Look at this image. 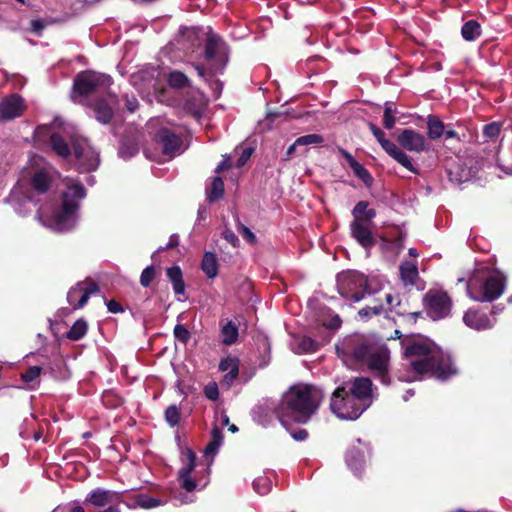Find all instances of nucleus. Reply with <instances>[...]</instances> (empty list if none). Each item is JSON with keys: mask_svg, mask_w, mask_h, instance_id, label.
<instances>
[{"mask_svg": "<svg viewBox=\"0 0 512 512\" xmlns=\"http://www.w3.org/2000/svg\"><path fill=\"white\" fill-rule=\"evenodd\" d=\"M126 107L130 112H134L138 107V101L136 98H126Z\"/></svg>", "mask_w": 512, "mask_h": 512, "instance_id": "nucleus-62", "label": "nucleus"}, {"mask_svg": "<svg viewBox=\"0 0 512 512\" xmlns=\"http://www.w3.org/2000/svg\"><path fill=\"white\" fill-rule=\"evenodd\" d=\"M254 490L260 495H266L272 488V481L266 476H260L253 481Z\"/></svg>", "mask_w": 512, "mask_h": 512, "instance_id": "nucleus-40", "label": "nucleus"}, {"mask_svg": "<svg viewBox=\"0 0 512 512\" xmlns=\"http://www.w3.org/2000/svg\"><path fill=\"white\" fill-rule=\"evenodd\" d=\"M396 110L392 108V106L387 103L384 109L383 115V125L386 129H392L396 123L395 118Z\"/></svg>", "mask_w": 512, "mask_h": 512, "instance_id": "nucleus-44", "label": "nucleus"}, {"mask_svg": "<svg viewBox=\"0 0 512 512\" xmlns=\"http://www.w3.org/2000/svg\"><path fill=\"white\" fill-rule=\"evenodd\" d=\"M427 314L434 320L445 318L449 315L452 301L446 291L429 290L424 297Z\"/></svg>", "mask_w": 512, "mask_h": 512, "instance_id": "nucleus-14", "label": "nucleus"}, {"mask_svg": "<svg viewBox=\"0 0 512 512\" xmlns=\"http://www.w3.org/2000/svg\"><path fill=\"white\" fill-rule=\"evenodd\" d=\"M373 282V278H368L358 271H346L337 276V288L340 295L355 303L364 299L366 295L379 294V291L373 287Z\"/></svg>", "mask_w": 512, "mask_h": 512, "instance_id": "nucleus-7", "label": "nucleus"}, {"mask_svg": "<svg viewBox=\"0 0 512 512\" xmlns=\"http://www.w3.org/2000/svg\"><path fill=\"white\" fill-rule=\"evenodd\" d=\"M67 189L63 192L62 205L52 215L39 212L41 223L56 231L65 232L71 230L77 221L78 202L85 197L83 186L73 180H66Z\"/></svg>", "mask_w": 512, "mask_h": 512, "instance_id": "nucleus-5", "label": "nucleus"}, {"mask_svg": "<svg viewBox=\"0 0 512 512\" xmlns=\"http://www.w3.org/2000/svg\"><path fill=\"white\" fill-rule=\"evenodd\" d=\"M32 200V195L28 191V188L26 185L22 182H18L15 187L12 189L9 197L7 198V202L13 205L14 210L19 213L23 214L22 207L26 202H29Z\"/></svg>", "mask_w": 512, "mask_h": 512, "instance_id": "nucleus-24", "label": "nucleus"}, {"mask_svg": "<svg viewBox=\"0 0 512 512\" xmlns=\"http://www.w3.org/2000/svg\"><path fill=\"white\" fill-rule=\"evenodd\" d=\"M463 321L468 327L478 331L492 328L494 325V323L487 317L486 314L472 309H469L464 314Z\"/></svg>", "mask_w": 512, "mask_h": 512, "instance_id": "nucleus-25", "label": "nucleus"}, {"mask_svg": "<svg viewBox=\"0 0 512 512\" xmlns=\"http://www.w3.org/2000/svg\"><path fill=\"white\" fill-rule=\"evenodd\" d=\"M52 150L60 157H75V166L80 172H90L99 165L98 153L88 144L87 140L76 135L72 127H63L51 133Z\"/></svg>", "mask_w": 512, "mask_h": 512, "instance_id": "nucleus-4", "label": "nucleus"}, {"mask_svg": "<svg viewBox=\"0 0 512 512\" xmlns=\"http://www.w3.org/2000/svg\"><path fill=\"white\" fill-rule=\"evenodd\" d=\"M224 183L221 177H215L211 184V189L208 192L209 201L213 202L223 196Z\"/></svg>", "mask_w": 512, "mask_h": 512, "instance_id": "nucleus-39", "label": "nucleus"}, {"mask_svg": "<svg viewBox=\"0 0 512 512\" xmlns=\"http://www.w3.org/2000/svg\"><path fill=\"white\" fill-rule=\"evenodd\" d=\"M107 308H108L109 312H111V313H119V312H121L123 310L122 306L120 305V303H118L115 300L108 301L107 302Z\"/></svg>", "mask_w": 512, "mask_h": 512, "instance_id": "nucleus-60", "label": "nucleus"}, {"mask_svg": "<svg viewBox=\"0 0 512 512\" xmlns=\"http://www.w3.org/2000/svg\"><path fill=\"white\" fill-rule=\"evenodd\" d=\"M499 167L503 170V172L507 175H512V162L510 164H504L499 160Z\"/></svg>", "mask_w": 512, "mask_h": 512, "instance_id": "nucleus-64", "label": "nucleus"}, {"mask_svg": "<svg viewBox=\"0 0 512 512\" xmlns=\"http://www.w3.org/2000/svg\"><path fill=\"white\" fill-rule=\"evenodd\" d=\"M168 279L172 282L173 290L176 295L184 294L185 285L183 281L182 271L178 266L170 267L166 270Z\"/></svg>", "mask_w": 512, "mask_h": 512, "instance_id": "nucleus-28", "label": "nucleus"}, {"mask_svg": "<svg viewBox=\"0 0 512 512\" xmlns=\"http://www.w3.org/2000/svg\"><path fill=\"white\" fill-rule=\"evenodd\" d=\"M205 62L211 73L220 72L227 63V53L223 41L216 35H210L205 45Z\"/></svg>", "mask_w": 512, "mask_h": 512, "instance_id": "nucleus-13", "label": "nucleus"}, {"mask_svg": "<svg viewBox=\"0 0 512 512\" xmlns=\"http://www.w3.org/2000/svg\"><path fill=\"white\" fill-rule=\"evenodd\" d=\"M318 349V343L310 337H302L299 341L300 353H311Z\"/></svg>", "mask_w": 512, "mask_h": 512, "instance_id": "nucleus-46", "label": "nucleus"}, {"mask_svg": "<svg viewBox=\"0 0 512 512\" xmlns=\"http://www.w3.org/2000/svg\"><path fill=\"white\" fill-rule=\"evenodd\" d=\"M505 288V277L489 266L474 269L466 282L467 295L477 302H491L499 298Z\"/></svg>", "mask_w": 512, "mask_h": 512, "instance_id": "nucleus-6", "label": "nucleus"}, {"mask_svg": "<svg viewBox=\"0 0 512 512\" xmlns=\"http://www.w3.org/2000/svg\"><path fill=\"white\" fill-rule=\"evenodd\" d=\"M402 347L407 365L413 373L412 376H400L402 381H414L426 374L446 380L457 373L450 356L427 338L404 340Z\"/></svg>", "mask_w": 512, "mask_h": 512, "instance_id": "nucleus-1", "label": "nucleus"}, {"mask_svg": "<svg viewBox=\"0 0 512 512\" xmlns=\"http://www.w3.org/2000/svg\"><path fill=\"white\" fill-rule=\"evenodd\" d=\"M27 174L30 177V185L38 194L45 193L49 189L55 176L58 175L54 168L39 155L30 157Z\"/></svg>", "mask_w": 512, "mask_h": 512, "instance_id": "nucleus-12", "label": "nucleus"}, {"mask_svg": "<svg viewBox=\"0 0 512 512\" xmlns=\"http://www.w3.org/2000/svg\"><path fill=\"white\" fill-rule=\"evenodd\" d=\"M111 77L105 74L86 71L79 73L74 80V93L79 97V102L84 98L96 94L105 93L111 85Z\"/></svg>", "mask_w": 512, "mask_h": 512, "instance_id": "nucleus-11", "label": "nucleus"}, {"mask_svg": "<svg viewBox=\"0 0 512 512\" xmlns=\"http://www.w3.org/2000/svg\"><path fill=\"white\" fill-rule=\"evenodd\" d=\"M337 354L350 368L366 366L380 378L383 384H389L388 367L390 353L381 343L361 336L343 339L336 346Z\"/></svg>", "mask_w": 512, "mask_h": 512, "instance_id": "nucleus-2", "label": "nucleus"}, {"mask_svg": "<svg viewBox=\"0 0 512 512\" xmlns=\"http://www.w3.org/2000/svg\"><path fill=\"white\" fill-rule=\"evenodd\" d=\"M231 167V162H230V158L229 157H226L224 158L220 163L219 165L216 167L215 169V172L216 173H220L221 171L225 170V169H228Z\"/></svg>", "mask_w": 512, "mask_h": 512, "instance_id": "nucleus-61", "label": "nucleus"}, {"mask_svg": "<svg viewBox=\"0 0 512 512\" xmlns=\"http://www.w3.org/2000/svg\"><path fill=\"white\" fill-rule=\"evenodd\" d=\"M168 82L171 87L183 88L189 84V80L185 74L174 71L169 74Z\"/></svg>", "mask_w": 512, "mask_h": 512, "instance_id": "nucleus-41", "label": "nucleus"}, {"mask_svg": "<svg viewBox=\"0 0 512 512\" xmlns=\"http://www.w3.org/2000/svg\"><path fill=\"white\" fill-rule=\"evenodd\" d=\"M354 220H360L364 222H372L376 216L374 209L368 208V203L365 201L358 202L352 210Z\"/></svg>", "mask_w": 512, "mask_h": 512, "instance_id": "nucleus-29", "label": "nucleus"}, {"mask_svg": "<svg viewBox=\"0 0 512 512\" xmlns=\"http://www.w3.org/2000/svg\"><path fill=\"white\" fill-rule=\"evenodd\" d=\"M369 128L381 147L403 167L418 174V169L413 165L411 158L395 143L385 138L384 132L373 123H369Z\"/></svg>", "mask_w": 512, "mask_h": 512, "instance_id": "nucleus-15", "label": "nucleus"}, {"mask_svg": "<svg viewBox=\"0 0 512 512\" xmlns=\"http://www.w3.org/2000/svg\"><path fill=\"white\" fill-rule=\"evenodd\" d=\"M399 145L410 152L422 153L429 149L425 137L412 130L404 129L397 137Z\"/></svg>", "mask_w": 512, "mask_h": 512, "instance_id": "nucleus-16", "label": "nucleus"}, {"mask_svg": "<svg viewBox=\"0 0 512 512\" xmlns=\"http://www.w3.org/2000/svg\"><path fill=\"white\" fill-rule=\"evenodd\" d=\"M97 290L95 283L79 282L69 290L67 300L74 309L82 308L87 303L89 296L96 293Z\"/></svg>", "mask_w": 512, "mask_h": 512, "instance_id": "nucleus-17", "label": "nucleus"}, {"mask_svg": "<svg viewBox=\"0 0 512 512\" xmlns=\"http://www.w3.org/2000/svg\"><path fill=\"white\" fill-rule=\"evenodd\" d=\"M352 237L365 249L372 248L376 241L372 234V222L353 220L350 224Z\"/></svg>", "mask_w": 512, "mask_h": 512, "instance_id": "nucleus-18", "label": "nucleus"}, {"mask_svg": "<svg viewBox=\"0 0 512 512\" xmlns=\"http://www.w3.org/2000/svg\"><path fill=\"white\" fill-rule=\"evenodd\" d=\"M443 136L446 138V139H456L458 142L461 141V138L459 136V133L454 130L451 125H446L445 126V131H444V134Z\"/></svg>", "mask_w": 512, "mask_h": 512, "instance_id": "nucleus-57", "label": "nucleus"}, {"mask_svg": "<svg viewBox=\"0 0 512 512\" xmlns=\"http://www.w3.org/2000/svg\"><path fill=\"white\" fill-rule=\"evenodd\" d=\"M461 33L465 40L473 41L480 36L481 26L477 21L469 20L462 26Z\"/></svg>", "mask_w": 512, "mask_h": 512, "instance_id": "nucleus-35", "label": "nucleus"}, {"mask_svg": "<svg viewBox=\"0 0 512 512\" xmlns=\"http://www.w3.org/2000/svg\"><path fill=\"white\" fill-rule=\"evenodd\" d=\"M405 235L400 233L399 237L394 240H388L387 238H381V248L386 251H390L391 253L397 255L403 249Z\"/></svg>", "mask_w": 512, "mask_h": 512, "instance_id": "nucleus-36", "label": "nucleus"}, {"mask_svg": "<svg viewBox=\"0 0 512 512\" xmlns=\"http://www.w3.org/2000/svg\"><path fill=\"white\" fill-rule=\"evenodd\" d=\"M383 299H385L386 304L389 307L393 306L394 297L390 293H385L382 297L381 295L372 299V303L367 305L366 307L360 309L358 311V315L363 320H368L372 315H378L385 311V307L383 304Z\"/></svg>", "mask_w": 512, "mask_h": 512, "instance_id": "nucleus-23", "label": "nucleus"}, {"mask_svg": "<svg viewBox=\"0 0 512 512\" xmlns=\"http://www.w3.org/2000/svg\"><path fill=\"white\" fill-rule=\"evenodd\" d=\"M222 343L232 345L238 338V328L232 321L226 322L221 328Z\"/></svg>", "mask_w": 512, "mask_h": 512, "instance_id": "nucleus-32", "label": "nucleus"}, {"mask_svg": "<svg viewBox=\"0 0 512 512\" xmlns=\"http://www.w3.org/2000/svg\"><path fill=\"white\" fill-rule=\"evenodd\" d=\"M41 367L32 366L29 367L24 373L21 374L23 381L30 383L35 381L41 374Z\"/></svg>", "mask_w": 512, "mask_h": 512, "instance_id": "nucleus-50", "label": "nucleus"}, {"mask_svg": "<svg viewBox=\"0 0 512 512\" xmlns=\"http://www.w3.org/2000/svg\"><path fill=\"white\" fill-rule=\"evenodd\" d=\"M219 369L221 371L228 372H239V360L236 357L228 356L222 359L219 363Z\"/></svg>", "mask_w": 512, "mask_h": 512, "instance_id": "nucleus-42", "label": "nucleus"}, {"mask_svg": "<svg viewBox=\"0 0 512 512\" xmlns=\"http://www.w3.org/2000/svg\"><path fill=\"white\" fill-rule=\"evenodd\" d=\"M323 138L318 134H308L296 139L298 146H308L322 143Z\"/></svg>", "mask_w": 512, "mask_h": 512, "instance_id": "nucleus-48", "label": "nucleus"}, {"mask_svg": "<svg viewBox=\"0 0 512 512\" xmlns=\"http://www.w3.org/2000/svg\"><path fill=\"white\" fill-rule=\"evenodd\" d=\"M115 103V97L108 94L106 98L99 99L94 105L96 119L101 123H108L113 115L112 104Z\"/></svg>", "mask_w": 512, "mask_h": 512, "instance_id": "nucleus-26", "label": "nucleus"}, {"mask_svg": "<svg viewBox=\"0 0 512 512\" xmlns=\"http://www.w3.org/2000/svg\"><path fill=\"white\" fill-rule=\"evenodd\" d=\"M354 174L359 178L361 179L364 183L368 184L369 182L372 181V176L371 174L368 172V170L363 166L361 165L358 161L356 163H354L351 167H350Z\"/></svg>", "mask_w": 512, "mask_h": 512, "instance_id": "nucleus-47", "label": "nucleus"}, {"mask_svg": "<svg viewBox=\"0 0 512 512\" xmlns=\"http://www.w3.org/2000/svg\"><path fill=\"white\" fill-rule=\"evenodd\" d=\"M25 109L24 100L13 94L0 102V118L5 121L20 117Z\"/></svg>", "mask_w": 512, "mask_h": 512, "instance_id": "nucleus-20", "label": "nucleus"}, {"mask_svg": "<svg viewBox=\"0 0 512 512\" xmlns=\"http://www.w3.org/2000/svg\"><path fill=\"white\" fill-rule=\"evenodd\" d=\"M447 173L450 181L456 184L465 183L475 175V171L472 167L468 166L467 161L463 160H458V162L450 164L447 167Z\"/></svg>", "mask_w": 512, "mask_h": 512, "instance_id": "nucleus-22", "label": "nucleus"}, {"mask_svg": "<svg viewBox=\"0 0 512 512\" xmlns=\"http://www.w3.org/2000/svg\"><path fill=\"white\" fill-rule=\"evenodd\" d=\"M201 267L208 278L216 277L218 273V262L216 256L211 252L205 253Z\"/></svg>", "mask_w": 512, "mask_h": 512, "instance_id": "nucleus-31", "label": "nucleus"}, {"mask_svg": "<svg viewBox=\"0 0 512 512\" xmlns=\"http://www.w3.org/2000/svg\"><path fill=\"white\" fill-rule=\"evenodd\" d=\"M181 468L178 471V482L181 488L186 492H193L197 488H203L207 485L206 475L209 468L197 469L196 454L189 448L181 452Z\"/></svg>", "mask_w": 512, "mask_h": 512, "instance_id": "nucleus-8", "label": "nucleus"}, {"mask_svg": "<svg viewBox=\"0 0 512 512\" xmlns=\"http://www.w3.org/2000/svg\"><path fill=\"white\" fill-rule=\"evenodd\" d=\"M165 420L167 423L174 427L179 423L180 420V411L176 405H170L165 410Z\"/></svg>", "mask_w": 512, "mask_h": 512, "instance_id": "nucleus-45", "label": "nucleus"}, {"mask_svg": "<svg viewBox=\"0 0 512 512\" xmlns=\"http://www.w3.org/2000/svg\"><path fill=\"white\" fill-rule=\"evenodd\" d=\"M445 124L435 116H429L427 120L428 137L431 140L439 139L445 131Z\"/></svg>", "mask_w": 512, "mask_h": 512, "instance_id": "nucleus-30", "label": "nucleus"}, {"mask_svg": "<svg viewBox=\"0 0 512 512\" xmlns=\"http://www.w3.org/2000/svg\"><path fill=\"white\" fill-rule=\"evenodd\" d=\"M239 372H228L224 375L222 380V385H225L227 388L231 387L236 378L238 377Z\"/></svg>", "mask_w": 512, "mask_h": 512, "instance_id": "nucleus-59", "label": "nucleus"}, {"mask_svg": "<svg viewBox=\"0 0 512 512\" xmlns=\"http://www.w3.org/2000/svg\"><path fill=\"white\" fill-rule=\"evenodd\" d=\"M346 462L350 468L358 472L364 464V454L356 448H352L347 452Z\"/></svg>", "mask_w": 512, "mask_h": 512, "instance_id": "nucleus-34", "label": "nucleus"}, {"mask_svg": "<svg viewBox=\"0 0 512 512\" xmlns=\"http://www.w3.org/2000/svg\"><path fill=\"white\" fill-rule=\"evenodd\" d=\"M330 408L341 419L355 420L367 409V404H360L345 386H341L334 391Z\"/></svg>", "mask_w": 512, "mask_h": 512, "instance_id": "nucleus-10", "label": "nucleus"}, {"mask_svg": "<svg viewBox=\"0 0 512 512\" xmlns=\"http://www.w3.org/2000/svg\"><path fill=\"white\" fill-rule=\"evenodd\" d=\"M204 395L211 401H216L219 398V389L216 382H209L204 387Z\"/></svg>", "mask_w": 512, "mask_h": 512, "instance_id": "nucleus-51", "label": "nucleus"}, {"mask_svg": "<svg viewBox=\"0 0 512 512\" xmlns=\"http://www.w3.org/2000/svg\"><path fill=\"white\" fill-rule=\"evenodd\" d=\"M347 391L353 395L360 404H367V408L372 404V382L369 378L358 377L348 384Z\"/></svg>", "mask_w": 512, "mask_h": 512, "instance_id": "nucleus-19", "label": "nucleus"}, {"mask_svg": "<svg viewBox=\"0 0 512 512\" xmlns=\"http://www.w3.org/2000/svg\"><path fill=\"white\" fill-rule=\"evenodd\" d=\"M321 400L322 394L317 388L295 385L283 395L277 416L284 426L290 422L305 424L315 414Z\"/></svg>", "mask_w": 512, "mask_h": 512, "instance_id": "nucleus-3", "label": "nucleus"}, {"mask_svg": "<svg viewBox=\"0 0 512 512\" xmlns=\"http://www.w3.org/2000/svg\"><path fill=\"white\" fill-rule=\"evenodd\" d=\"M252 155V149L251 148H243L242 151H241V154L237 160V163H236V166L237 167H242L245 165V163L247 162V160L251 157Z\"/></svg>", "mask_w": 512, "mask_h": 512, "instance_id": "nucleus-56", "label": "nucleus"}, {"mask_svg": "<svg viewBox=\"0 0 512 512\" xmlns=\"http://www.w3.org/2000/svg\"><path fill=\"white\" fill-rule=\"evenodd\" d=\"M340 153L346 159L348 165L351 167L354 163H356V159L346 150L340 149Z\"/></svg>", "mask_w": 512, "mask_h": 512, "instance_id": "nucleus-63", "label": "nucleus"}, {"mask_svg": "<svg viewBox=\"0 0 512 512\" xmlns=\"http://www.w3.org/2000/svg\"><path fill=\"white\" fill-rule=\"evenodd\" d=\"M500 133V124L493 122L490 124H487L483 128V134L488 138H495Z\"/></svg>", "mask_w": 512, "mask_h": 512, "instance_id": "nucleus-54", "label": "nucleus"}, {"mask_svg": "<svg viewBox=\"0 0 512 512\" xmlns=\"http://www.w3.org/2000/svg\"><path fill=\"white\" fill-rule=\"evenodd\" d=\"M237 230L247 242L250 244L256 243V236L248 227L239 224Z\"/></svg>", "mask_w": 512, "mask_h": 512, "instance_id": "nucleus-55", "label": "nucleus"}, {"mask_svg": "<svg viewBox=\"0 0 512 512\" xmlns=\"http://www.w3.org/2000/svg\"><path fill=\"white\" fill-rule=\"evenodd\" d=\"M155 276V270L152 266L146 267L140 277V283L143 287H148Z\"/></svg>", "mask_w": 512, "mask_h": 512, "instance_id": "nucleus-52", "label": "nucleus"}, {"mask_svg": "<svg viewBox=\"0 0 512 512\" xmlns=\"http://www.w3.org/2000/svg\"><path fill=\"white\" fill-rule=\"evenodd\" d=\"M222 442H223L222 431L217 427L213 428V430L211 432V440L207 444V446L204 450L205 455L206 456H210V455L214 456L217 453L220 446L222 445Z\"/></svg>", "mask_w": 512, "mask_h": 512, "instance_id": "nucleus-33", "label": "nucleus"}, {"mask_svg": "<svg viewBox=\"0 0 512 512\" xmlns=\"http://www.w3.org/2000/svg\"><path fill=\"white\" fill-rule=\"evenodd\" d=\"M135 502H136L137 506H139L143 509H152V508L158 507L160 505H163L165 503V501L151 497L146 494H140V495L136 496Z\"/></svg>", "mask_w": 512, "mask_h": 512, "instance_id": "nucleus-38", "label": "nucleus"}, {"mask_svg": "<svg viewBox=\"0 0 512 512\" xmlns=\"http://www.w3.org/2000/svg\"><path fill=\"white\" fill-rule=\"evenodd\" d=\"M203 105H204V103L202 101V98L199 97V98H194L193 100L186 101L184 107L187 110V112H189L190 114H192L195 117H199L202 113Z\"/></svg>", "mask_w": 512, "mask_h": 512, "instance_id": "nucleus-43", "label": "nucleus"}, {"mask_svg": "<svg viewBox=\"0 0 512 512\" xmlns=\"http://www.w3.org/2000/svg\"><path fill=\"white\" fill-rule=\"evenodd\" d=\"M155 149L146 148L147 158L155 161H166L181 152L182 140L168 128H161L155 136Z\"/></svg>", "mask_w": 512, "mask_h": 512, "instance_id": "nucleus-9", "label": "nucleus"}, {"mask_svg": "<svg viewBox=\"0 0 512 512\" xmlns=\"http://www.w3.org/2000/svg\"><path fill=\"white\" fill-rule=\"evenodd\" d=\"M138 152V147L133 143H122L119 149V155L124 158L128 159Z\"/></svg>", "mask_w": 512, "mask_h": 512, "instance_id": "nucleus-49", "label": "nucleus"}, {"mask_svg": "<svg viewBox=\"0 0 512 512\" xmlns=\"http://www.w3.org/2000/svg\"><path fill=\"white\" fill-rule=\"evenodd\" d=\"M88 325L83 319L77 320L71 329L66 333V337L72 341L82 339L87 333Z\"/></svg>", "mask_w": 512, "mask_h": 512, "instance_id": "nucleus-37", "label": "nucleus"}, {"mask_svg": "<svg viewBox=\"0 0 512 512\" xmlns=\"http://www.w3.org/2000/svg\"><path fill=\"white\" fill-rule=\"evenodd\" d=\"M174 336L182 343H186L190 338V333L185 326L178 324L174 328Z\"/></svg>", "mask_w": 512, "mask_h": 512, "instance_id": "nucleus-53", "label": "nucleus"}, {"mask_svg": "<svg viewBox=\"0 0 512 512\" xmlns=\"http://www.w3.org/2000/svg\"><path fill=\"white\" fill-rule=\"evenodd\" d=\"M400 277L405 286H412L419 278L417 265L410 261H405L400 265Z\"/></svg>", "mask_w": 512, "mask_h": 512, "instance_id": "nucleus-27", "label": "nucleus"}, {"mask_svg": "<svg viewBox=\"0 0 512 512\" xmlns=\"http://www.w3.org/2000/svg\"><path fill=\"white\" fill-rule=\"evenodd\" d=\"M223 237L225 238V240L227 242L232 244L234 247H236L239 243L237 236L235 235V233L232 230H229V229L225 230L223 232Z\"/></svg>", "mask_w": 512, "mask_h": 512, "instance_id": "nucleus-58", "label": "nucleus"}, {"mask_svg": "<svg viewBox=\"0 0 512 512\" xmlns=\"http://www.w3.org/2000/svg\"><path fill=\"white\" fill-rule=\"evenodd\" d=\"M120 501V496L117 492L111 490H105L97 488L91 491L86 499V503H90L94 507H104L106 505L116 504Z\"/></svg>", "mask_w": 512, "mask_h": 512, "instance_id": "nucleus-21", "label": "nucleus"}]
</instances>
